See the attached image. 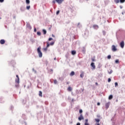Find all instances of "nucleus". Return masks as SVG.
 I'll return each instance as SVG.
<instances>
[{"label":"nucleus","mask_w":125,"mask_h":125,"mask_svg":"<svg viewBox=\"0 0 125 125\" xmlns=\"http://www.w3.org/2000/svg\"><path fill=\"white\" fill-rule=\"evenodd\" d=\"M41 49H42V48L41 47V46L39 47L37 49V52L39 54V57L42 58V53Z\"/></svg>","instance_id":"obj_1"},{"label":"nucleus","mask_w":125,"mask_h":125,"mask_svg":"<svg viewBox=\"0 0 125 125\" xmlns=\"http://www.w3.org/2000/svg\"><path fill=\"white\" fill-rule=\"evenodd\" d=\"M120 46L121 48H124L125 47V42L122 41L120 43Z\"/></svg>","instance_id":"obj_2"},{"label":"nucleus","mask_w":125,"mask_h":125,"mask_svg":"<svg viewBox=\"0 0 125 125\" xmlns=\"http://www.w3.org/2000/svg\"><path fill=\"white\" fill-rule=\"evenodd\" d=\"M112 51H114V52L117 51V49L116 47V46H115L114 45H113L112 46Z\"/></svg>","instance_id":"obj_3"},{"label":"nucleus","mask_w":125,"mask_h":125,"mask_svg":"<svg viewBox=\"0 0 125 125\" xmlns=\"http://www.w3.org/2000/svg\"><path fill=\"white\" fill-rule=\"evenodd\" d=\"M56 1L59 3V4H61V3L64 1V0H56Z\"/></svg>","instance_id":"obj_4"},{"label":"nucleus","mask_w":125,"mask_h":125,"mask_svg":"<svg viewBox=\"0 0 125 125\" xmlns=\"http://www.w3.org/2000/svg\"><path fill=\"white\" fill-rule=\"evenodd\" d=\"M26 27L27 28H28V29H29V30H31L32 29V26H31V25H30L29 23H27L26 24Z\"/></svg>","instance_id":"obj_5"},{"label":"nucleus","mask_w":125,"mask_h":125,"mask_svg":"<svg viewBox=\"0 0 125 125\" xmlns=\"http://www.w3.org/2000/svg\"><path fill=\"white\" fill-rule=\"evenodd\" d=\"M79 121H82V120H83V114H81L80 116L78 118Z\"/></svg>","instance_id":"obj_6"},{"label":"nucleus","mask_w":125,"mask_h":125,"mask_svg":"<svg viewBox=\"0 0 125 125\" xmlns=\"http://www.w3.org/2000/svg\"><path fill=\"white\" fill-rule=\"evenodd\" d=\"M0 43L1 44H4L5 43V41L3 39H2L0 41Z\"/></svg>","instance_id":"obj_7"},{"label":"nucleus","mask_w":125,"mask_h":125,"mask_svg":"<svg viewBox=\"0 0 125 125\" xmlns=\"http://www.w3.org/2000/svg\"><path fill=\"white\" fill-rule=\"evenodd\" d=\"M105 108L106 109H108V108H109V106H110V103H107L105 104Z\"/></svg>","instance_id":"obj_8"},{"label":"nucleus","mask_w":125,"mask_h":125,"mask_svg":"<svg viewBox=\"0 0 125 125\" xmlns=\"http://www.w3.org/2000/svg\"><path fill=\"white\" fill-rule=\"evenodd\" d=\"M16 78H17V80H18V81H17V85L19 86L18 85H19V76H18V75H16Z\"/></svg>","instance_id":"obj_9"},{"label":"nucleus","mask_w":125,"mask_h":125,"mask_svg":"<svg viewBox=\"0 0 125 125\" xmlns=\"http://www.w3.org/2000/svg\"><path fill=\"white\" fill-rule=\"evenodd\" d=\"M81 78H83V77H84V72L82 71L81 74H80Z\"/></svg>","instance_id":"obj_10"},{"label":"nucleus","mask_w":125,"mask_h":125,"mask_svg":"<svg viewBox=\"0 0 125 125\" xmlns=\"http://www.w3.org/2000/svg\"><path fill=\"white\" fill-rule=\"evenodd\" d=\"M91 67H92V68L94 69H94H95V65L94 64V62H92L91 63Z\"/></svg>","instance_id":"obj_11"},{"label":"nucleus","mask_w":125,"mask_h":125,"mask_svg":"<svg viewBox=\"0 0 125 125\" xmlns=\"http://www.w3.org/2000/svg\"><path fill=\"white\" fill-rule=\"evenodd\" d=\"M39 95L40 96V97H42V91H39Z\"/></svg>","instance_id":"obj_12"},{"label":"nucleus","mask_w":125,"mask_h":125,"mask_svg":"<svg viewBox=\"0 0 125 125\" xmlns=\"http://www.w3.org/2000/svg\"><path fill=\"white\" fill-rule=\"evenodd\" d=\"M76 53H77V52H76V51L75 50L71 51V54H72V55H76Z\"/></svg>","instance_id":"obj_13"},{"label":"nucleus","mask_w":125,"mask_h":125,"mask_svg":"<svg viewBox=\"0 0 125 125\" xmlns=\"http://www.w3.org/2000/svg\"><path fill=\"white\" fill-rule=\"evenodd\" d=\"M74 75H75V72L74 71H72L70 74V76H71V77H73V76H74Z\"/></svg>","instance_id":"obj_14"},{"label":"nucleus","mask_w":125,"mask_h":125,"mask_svg":"<svg viewBox=\"0 0 125 125\" xmlns=\"http://www.w3.org/2000/svg\"><path fill=\"white\" fill-rule=\"evenodd\" d=\"M72 87H71V86H69L68 88H67V90L68 91H72Z\"/></svg>","instance_id":"obj_15"},{"label":"nucleus","mask_w":125,"mask_h":125,"mask_svg":"<svg viewBox=\"0 0 125 125\" xmlns=\"http://www.w3.org/2000/svg\"><path fill=\"white\" fill-rule=\"evenodd\" d=\"M108 99H109V100H111V99H113V95H110L109 96Z\"/></svg>","instance_id":"obj_16"},{"label":"nucleus","mask_w":125,"mask_h":125,"mask_svg":"<svg viewBox=\"0 0 125 125\" xmlns=\"http://www.w3.org/2000/svg\"><path fill=\"white\" fill-rule=\"evenodd\" d=\"M95 122H96L97 123H99V122H100V119H95Z\"/></svg>","instance_id":"obj_17"},{"label":"nucleus","mask_w":125,"mask_h":125,"mask_svg":"<svg viewBox=\"0 0 125 125\" xmlns=\"http://www.w3.org/2000/svg\"><path fill=\"white\" fill-rule=\"evenodd\" d=\"M26 4H30V0H26Z\"/></svg>","instance_id":"obj_18"},{"label":"nucleus","mask_w":125,"mask_h":125,"mask_svg":"<svg viewBox=\"0 0 125 125\" xmlns=\"http://www.w3.org/2000/svg\"><path fill=\"white\" fill-rule=\"evenodd\" d=\"M115 3H119L120 2V0H114Z\"/></svg>","instance_id":"obj_19"},{"label":"nucleus","mask_w":125,"mask_h":125,"mask_svg":"<svg viewBox=\"0 0 125 125\" xmlns=\"http://www.w3.org/2000/svg\"><path fill=\"white\" fill-rule=\"evenodd\" d=\"M42 31L43 32V35H46V30H45V29H43Z\"/></svg>","instance_id":"obj_20"},{"label":"nucleus","mask_w":125,"mask_h":125,"mask_svg":"<svg viewBox=\"0 0 125 125\" xmlns=\"http://www.w3.org/2000/svg\"><path fill=\"white\" fill-rule=\"evenodd\" d=\"M120 2L121 3H124V2H125V0H120Z\"/></svg>","instance_id":"obj_21"},{"label":"nucleus","mask_w":125,"mask_h":125,"mask_svg":"<svg viewBox=\"0 0 125 125\" xmlns=\"http://www.w3.org/2000/svg\"><path fill=\"white\" fill-rule=\"evenodd\" d=\"M30 8H31V6L30 5L26 6V9H27V10H29V9H30Z\"/></svg>","instance_id":"obj_22"},{"label":"nucleus","mask_w":125,"mask_h":125,"mask_svg":"<svg viewBox=\"0 0 125 125\" xmlns=\"http://www.w3.org/2000/svg\"><path fill=\"white\" fill-rule=\"evenodd\" d=\"M50 45V44H49L48 43V42H47V46H46V48H48V47H49V46Z\"/></svg>","instance_id":"obj_23"},{"label":"nucleus","mask_w":125,"mask_h":125,"mask_svg":"<svg viewBox=\"0 0 125 125\" xmlns=\"http://www.w3.org/2000/svg\"><path fill=\"white\" fill-rule=\"evenodd\" d=\"M37 35L38 36H41V35H42V33H41V32L39 31L37 32Z\"/></svg>","instance_id":"obj_24"},{"label":"nucleus","mask_w":125,"mask_h":125,"mask_svg":"<svg viewBox=\"0 0 125 125\" xmlns=\"http://www.w3.org/2000/svg\"><path fill=\"white\" fill-rule=\"evenodd\" d=\"M113 73V70L112 69H110V71H108V74H112Z\"/></svg>","instance_id":"obj_25"},{"label":"nucleus","mask_w":125,"mask_h":125,"mask_svg":"<svg viewBox=\"0 0 125 125\" xmlns=\"http://www.w3.org/2000/svg\"><path fill=\"white\" fill-rule=\"evenodd\" d=\"M59 13H60V10H58L56 12V15H59Z\"/></svg>","instance_id":"obj_26"},{"label":"nucleus","mask_w":125,"mask_h":125,"mask_svg":"<svg viewBox=\"0 0 125 125\" xmlns=\"http://www.w3.org/2000/svg\"><path fill=\"white\" fill-rule=\"evenodd\" d=\"M85 124H88V119H85Z\"/></svg>","instance_id":"obj_27"},{"label":"nucleus","mask_w":125,"mask_h":125,"mask_svg":"<svg viewBox=\"0 0 125 125\" xmlns=\"http://www.w3.org/2000/svg\"><path fill=\"white\" fill-rule=\"evenodd\" d=\"M54 83L55 84H56L57 83V80H55L54 81Z\"/></svg>","instance_id":"obj_28"},{"label":"nucleus","mask_w":125,"mask_h":125,"mask_svg":"<svg viewBox=\"0 0 125 125\" xmlns=\"http://www.w3.org/2000/svg\"><path fill=\"white\" fill-rule=\"evenodd\" d=\"M79 113H80V114H82V113H83V110L82 109H80Z\"/></svg>","instance_id":"obj_29"},{"label":"nucleus","mask_w":125,"mask_h":125,"mask_svg":"<svg viewBox=\"0 0 125 125\" xmlns=\"http://www.w3.org/2000/svg\"><path fill=\"white\" fill-rule=\"evenodd\" d=\"M91 60L93 62H94V61H95V59L94 58H92Z\"/></svg>","instance_id":"obj_30"},{"label":"nucleus","mask_w":125,"mask_h":125,"mask_svg":"<svg viewBox=\"0 0 125 125\" xmlns=\"http://www.w3.org/2000/svg\"><path fill=\"white\" fill-rule=\"evenodd\" d=\"M54 44V42H52L50 43V45H53Z\"/></svg>","instance_id":"obj_31"},{"label":"nucleus","mask_w":125,"mask_h":125,"mask_svg":"<svg viewBox=\"0 0 125 125\" xmlns=\"http://www.w3.org/2000/svg\"><path fill=\"white\" fill-rule=\"evenodd\" d=\"M107 58H108V59H111V55H108V56H107Z\"/></svg>","instance_id":"obj_32"},{"label":"nucleus","mask_w":125,"mask_h":125,"mask_svg":"<svg viewBox=\"0 0 125 125\" xmlns=\"http://www.w3.org/2000/svg\"><path fill=\"white\" fill-rule=\"evenodd\" d=\"M47 48H47V47H46V48H44L43 49H44V50L45 51H46L47 50Z\"/></svg>","instance_id":"obj_33"},{"label":"nucleus","mask_w":125,"mask_h":125,"mask_svg":"<svg viewBox=\"0 0 125 125\" xmlns=\"http://www.w3.org/2000/svg\"><path fill=\"white\" fill-rule=\"evenodd\" d=\"M115 63H119V60H116L115 61Z\"/></svg>","instance_id":"obj_34"},{"label":"nucleus","mask_w":125,"mask_h":125,"mask_svg":"<svg viewBox=\"0 0 125 125\" xmlns=\"http://www.w3.org/2000/svg\"><path fill=\"white\" fill-rule=\"evenodd\" d=\"M100 115H97V118H98L99 119L100 118Z\"/></svg>","instance_id":"obj_35"},{"label":"nucleus","mask_w":125,"mask_h":125,"mask_svg":"<svg viewBox=\"0 0 125 125\" xmlns=\"http://www.w3.org/2000/svg\"><path fill=\"white\" fill-rule=\"evenodd\" d=\"M48 41H49L50 42V41H52V38H49Z\"/></svg>","instance_id":"obj_36"},{"label":"nucleus","mask_w":125,"mask_h":125,"mask_svg":"<svg viewBox=\"0 0 125 125\" xmlns=\"http://www.w3.org/2000/svg\"><path fill=\"white\" fill-rule=\"evenodd\" d=\"M93 27H94V28H95V27L96 28H98V25H94Z\"/></svg>","instance_id":"obj_37"},{"label":"nucleus","mask_w":125,"mask_h":125,"mask_svg":"<svg viewBox=\"0 0 125 125\" xmlns=\"http://www.w3.org/2000/svg\"><path fill=\"white\" fill-rule=\"evenodd\" d=\"M108 83H110V82H111V79L110 78H108Z\"/></svg>","instance_id":"obj_38"},{"label":"nucleus","mask_w":125,"mask_h":125,"mask_svg":"<svg viewBox=\"0 0 125 125\" xmlns=\"http://www.w3.org/2000/svg\"><path fill=\"white\" fill-rule=\"evenodd\" d=\"M4 1V0H0V2H3Z\"/></svg>","instance_id":"obj_39"},{"label":"nucleus","mask_w":125,"mask_h":125,"mask_svg":"<svg viewBox=\"0 0 125 125\" xmlns=\"http://www.w3.org/2000/svg\"><path fill=\"white\" fill-rule=\"evenodd\" d=\"M115 86H117V85H118V83L116 82L115 83Z\"/></svg>","instance_id":"obj_40"},{"label":"nucleus","mask_w":125,"mask_h":125,"mask_svg":"<svg viewBox=\"0 0 125 125\" xmlns=\"http://www.w3.org/2000/svg\"><path fill=\"white\" fill-rule=\"evenodd\" d=\"M55 1H56V0H53V1H52L53 3H55Z\"/></svg>","instance_id":"obj_41"},{"label":"nucleus","mask_w":125,"mask_h":125,"mask_svg":"<svg viewBox=\"0 0 125 125\" xmlns=\"http://www.w3.org/2000/svg\"><path fill=\"white\" fill-rule=\"evenodd\" d=\"M84 125H89V123H84Z\"/></svg>","instance_id":"obj_42"},{"label":"nucleus","mask_w":125,"mask_h":125,"mask_svg":"<svg viewBox=\"0 0 125 125\" xmlns=\"http://www.w3.org/2000/svg\"><path fill=\"white\" fill-rule=\"evenodd\" d=\"M97 105H98V106L100 105V103H97Z\"/></svg>","instance_id":"obj_43"},{"label":"nucleus","mask_w":125,"mask_h":125,"mask_svg":"<svg viewBox=\"0 0 125 125\" xmlns=\"http://www.w3.org/2000/svg\"><path fill=\"white\" fill-rule=\"evenodd\" d=\"M34 32H37V29L36 28H34Z\"/></svg>","instance_id":"obj_44"},{"label":"nucleus","mask_w":125,"mask_h":125,"mask_svg":"<svg viewBox=\"0 0 125 125\" xmlns=\"http://www.w3.org/2000/svg\"><path fill=\"white\" fill-rule=\"evenodd\" d=\"M77 125H81V123H78L77 124Z\"/></svg>","instance_id":"obj_45"},{"label":"nucleus","mask_w":125,"mask_h":125,"mask_svg":"<svg viewBox=\"0 0 125 125\" xmlns=\"http://www.w3.org/2000/svg\"><path fill=\"white\" fill-rule=\"evenodd\" d=\"M70 83V82H67L66 84H69Z\"/></svg>","instance_id":"obj_46"},{"label":"nucleus","mask_w":125,"mask_h":125,"mask_svg":"<svg viewBox=\"0 0 125 125\" xmlns=\"http://www.w3.org/2000/svg\"><path fill=\"white\" fill-rule=\"evenodd\" d=\"M96 83V85H98V83Z\"/></svg>","instance_id":"obj_47"},{"label":"nucleus","mask_w":125,"mask_h":125,"mask_svg":"<svg viewBox=\"0 0 125 125\" xmlns=\"http://www.w3.org/2000/svg\"><path fill=\"white\" fill-rule=\"evenodd\" d=\"M120 8H121V9L123 8V6H120Z\"/></svg>","instance_id":"obj_48"},{"label":"nucleus","mask_w":125,"mask_h":125,"mask_svg":"<svg viewBox=\"0 0 125 125\" xmlns=\"http://www.w3.org/2000/svg\"><path fill=\"white\" fill-rule=\"evenodd\" d=\"M96 125H100V124L99 123H98V124H97Z\"/></svg>","instance_id":"obj_49"},{"label":"nucleus","mask_w":125,"mask_h":125,"mask_svg":"<svg viewBox=\"0 0 125 125\" xmlns=\"http://www.w3.org/2000/svg\"><path fill=\"white\" fill-rule=\"evenodd\" d=\"M54 60H56V58H54Z\"/></svg>","instance_id":"obj_50"},{"label":"nucleus","mask_w":125,"mask_h":125,"mask_svg":"<svg viewBox=\"0 0 125 125\" xmlns=\"http://www.w3.org/2000/svg\"><path fill=\"white\" fill-rule=\"evenodd\" d=\"M122 14H123V15H124V13L123 12H122Z\"/></svg>","instance_id":"obj_51"},{"label":"nucleus","mask_w":125,"mask_h":125,"mask_svg":"<svg viewBox=\"0 0 125 125\" xmlns=\"http://www.w3.org/2000/svg\"><path fill=\"white\" fill-rule=\"evenodd\" d=\"M52 36H53V37H54V35H52Z\"/></svg>","instance_id":"obj_52"}]
</instances>
